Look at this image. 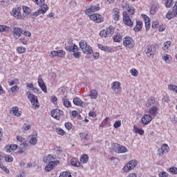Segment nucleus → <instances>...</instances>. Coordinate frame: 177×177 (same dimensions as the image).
Here are the masks:
<instances>
[{
	"label": "nucleus",
	"mask_w": 177,
	"mask_h": 177,
	"mask_svg": "<svg viewBox=\"0 0 177 177\" xmlns=\"http://www.w3.org/2000/svg\"><path fill=\"white\" fill-rule=\"evenodd\" d=\"M28 96V99L30 100L32 104V109L37 110V109H39V102H38V97L37 95L32 94L30 91H28L26 93Z\"/></svg>",
	"instance_id": "1"
},
{
	"label": "nucleus",
	"mask_w": 177,
	"mask_h": 177,
	"mask_svg": "<svg viewBox=\"0 0 177 177\" xmlns=\"http://www.w3.org/2000/svg\"><path fill=\"white\" fill-rule=\"evenodd\" d=\"M79 45L83 53H85V55H92V53H93V50H92V47L88 45V43L86 42V41L81 40L79 42Z\"/></svg>",
	"instance_id": "2"
},
{
	"label": "nucleus",
	"mask_w": 177,
	"mask_h": 177,
	"mask_svg": "<svg viewBox=\"0 0 177 177\" xmlns=\"http://www.w3.org/2000/svg\"><path fill=\"white\" fill-rule=\"evenodd\" d=\"M115 32V28L113 26H109L106 30H102L100 32V35L102 38H109L113 37V34Z\"/></svg>",
	"instance_id": "3"
},
{
	"label": "nucleus",
	"mask_w": 177,
	"mask_h": 177,
	"mask_svg": "<svg viewBox=\"0 0 177 177\" xmlns=\"http://www.w3.org/2000/svg\"><path fill=\"white\" fill-rule=\"evenodd\" d=\"M136 165H138V160H131L129 162L126 164L122 168V171L124 172L128 173L129 171H132V169H135Z\"/></svg>",
	"instance_id": "4"
},
{
	"label": "nucleus",
	"mask_w": 177,
	"mask_h": 177,
	"mask_svg": "<svg viewBox=\"0 0 177 177\" xmlns=\"http://www.w3.org/2000/svg\"><path fill=\"white\" fill-rule=\"evenodd\" d=\"M156 45L149 44L146 46L145 53L148 57H153L156 55Z\"/></svg>",
	"instance_id": "5"
},
{
	"label": "nucleus",
	"mask_w": 177,
	"mask_h": 177,
	"mask_svg": "<svg viewBox=\"0 0 177 177\" xmlns=\"http://www.w3.org/2000/svg\"><path fill=\"white\" fill-rule=\"evenodd\" d=\"M113 150L115 151V153H127L128 151V149L125 147V146H122L121 145L113 143L112 145Z\"/></svg>",
	"instance_id": "6"
},
{
	"label": "nucleus",
	"mask_w": 177,
	"mask_h": 177,
	"mask_svg": "<svg viewBox=\"0 0 177 177\" xmlns=\"http://www.w3.org/2000/svg\"><path fill=\"white\" fill-rule=\"evenodd\" d=\"M123 23L125 26H128L131 28L133 27V22L127 11L123 12Z\"/></svg>",
	"instance_id": "7"
},
{
	"label": "nucleus",
	"mask_w": 177,
	"mask_h": 177,
	"mask_svg": "<svg viewBox=\"0 0 177 177\" xmlns=\"http://www.w3.org/2000/svg\"><path fill=\"white\" fill-rule=\"evenodd\" d=\"M111 89L115 95L121 93L122 88H121V83L120 82H113L111 83Z\"/></svg>",
	"instance_id": "8"
},
{
	"label": "nucleus",
	"mask_w": 177,
	"mask_h": 177,
	"mask_svg": "<svg viewBox=\"0 0 177 177\" xmlns=\"http://www.w3.org/2000/svg\"><path fill=\"white\" fill-rule=\"evenodd\" d=\"M48 9L49 8L48 7V5H44V6H42L37 11L33 12L31 14V16H32V17H37V16H39V15H44V13H46Z\"/></svg>",
	"instance_id": "9"
},
{
	"label": "nucleus",
	"mask_w": 177,
	"mask_h": 177,
	"mask_svg": "<svg viewBox=\"0 0 177 177\" xmlns=\"http://www.w3.org/2000/svg\"><path fill=\"white\" fill-rule=\"evenodd\" d=\"M159 157H162L164 154H167L169 152V147L167 144H163L161 148L158 149Z\"/></svg>",
	"instance_id": "10"
},
{
	"label": "nucleus",
	"mask_w": 177,
	"mask_h": 177,
	"mask_svg": "<svg viewBox=\"0 0 177 177\" xmlns=\"http://www.w3.org/2000/svg\"><path fill=\"white\" fill-rule=\"evenodd\" d=\"M177 16V1L175 3V6L173 7V9L171 11H169L166 17L168 19V20H171V19H174V17H176Z\"/></svg>",
	"instance_id": "11"
},
{
	"label": "nucleus",
	"mask_w": 177,
	"mask_h": 177,
	"mask_svg": "<svg viewBox=\"0 0 177 177\" xmlns=\"http://www.w3.org/2000/svg\"><path fill=\"white\" fill-rule=\"evenodd\" d=\"M123 45L125 48H128L129 49H132V48L135 46V44H133V40L129 37H126L124 38Z\"/></svg>",
	"instance_id": "12"
},
{
	"label": "nucleus",
	"mask_w": 177,
	"mask_h": 177,
	"mask_svg": "<svg viewBox=\"0 0 177 177\" xmlns=\"http://www.w3.org/2000/svg\"><path fill=\"white\" fill-rule=\"evenodd\" d=\"M88 17L90 19L92 20V21H94L95 23H102V21H103V18L102 17V15L97 13L89 15Z\"/></svg>",
	"instance_id": "13"
},
{
	"label": "nucleus",
	"mask_w": 177,
	"mask_h": 177,
	"mask_svg": "<svg viewBox=\"0 0 177 177\" xmlns=\"http://www.w3.org/2000/svg\"><path fill=\"white\" fill-rule=\"evenodd\" d=\"M64 112L59 109H54L51 111V117L55 118V120H60V116L63 115Z\"/></svg>",
	"instance_id": "14"
},
{
	"label": "nucleus",
	"mask_w": 177,
	"mask_h": 177,
	"mask_svg": "<svg viewBox=\"0 0 177 177\" xmlns=\"http://www.w3.org/2000/svg\"><path fill=\"white\" fill-rule=\"evenodd\" d=\"M12 34L16 39H19L21 37V34H23V29L21 28L14 27Z\"/></svg>",
	"instance_id": "15"
},
{
	"label": "nucleus",
	"mask_w": 177,
	"mask_h": 177,
	"mask_svg": "<svg viewBox=\"0 0 177 177\" xmlns=\"http://www.w3.org/2000/svg\"><path fill=\"white\" fill-rule=\"evenodd\" d=\"M66 50L70 52V53H75L78 52V46L76 44H71L65 46Z\"/></svg>",
	"instance_id": "16"
},
{
	"label": "nucleus",
	"mask_w": 177,
	"mask_h": 177,
	"mask_svg": "<svg viewBox=\"0 0 177 177\" xmlns=\"http://www.w3.org/2000/svg\"><path fill=\"white\" fill-rule=\"evenodd\" d=\"M153 118L151 117V115L147 114L142 116L141 122L142 124H144V125H149V124L151 122Z\"/></svg>",
	"instance_id": "17"
},
{
	"label": "nucleus",
	"mask_w": 177,
	"mask_h": 177,
	"mask_svg": "<svg viewBox=\"0 0 177 177\" xmlns=\"http://www.w3.org/2000/svg\"><path fill=\"white\" fill-rule=\"evenodd\" d=\"M55 155H48L44 158L43 161L46 162V164H48L49 162H59V161H55Z\"/></svg>",
	"instance_id": "18"
},
{
	"label": "nucleus",
	"mask_w": 177,
	"mask_h": 177,
	"mask_svg": "<svg viewBox=\"0 0 177 177\" xmlns=\"http://www.w3.org/2000/svg\"><path fill=\"white\" fill-rule=\"evenodd\" d=\"M20 10H21V8H14L12 10V16L18 19H24V17L21 16Z\"/></svg>",
	"instance_id": "19"
},
{
	"label": "nucleus",
	"mask_w": 177,
	"mask_h": 177,
	"mask_svg": "<svg viewBox=\"0 0 177 177\" xmlns=\"http://www.w3.org/2000/svg\"><path fill=\"white\" fill-rule=\"evenodd\" d=\"M38 85L41 88V91L44 92V93H48V88H46V85L45 84V82L42 78H38Z\"/></svg>",
	"instance_id": "20"
},
{
	"label": "nucleus",
	"mask_w": 177,
	"mask_h": 177,
	"mask_svg": "<svg viewBox=\"0 0 177 177\" xmlns=\"http://www.w3.org/2000/svg\"><path fill=\"white\" fill-rule=\"evenodd\" d=\"M98 10H100V7L90 6L89 8L86 9L85 15H91V13L97 12Z\"/></svg>",
	"instance_id": "21"
},
{
	"label": "nucleus",
	"mask_w": 177,
	"mask_h": 177,
	"mask_svg": "<svg viewBox=\"0 0 177 177\" xmlns=\"http://www.w3.org/2000/svg\"><path fill=\"white\" fill-rule=\"evenodd\" d=\"M10 114H13L15 117H20L21 115V111H19V107L12 106L10 109Z\"/></svg>",
	"instance_id": "22"
},
{
	"label": "nucleus",
	"mask_w": 177,
	"mask_h": 177,
	"mask_svg": "<svg viewBox=\"0 0 177 177\" xmlns=\"http://www.w3.org/2000/svg\"><path fill=\"white\" fill-rule=\"evenodd\" d=\"M28 143H24V144H21L20 147H18V153L19 154H23V153H26V150L28 149Z\"/></svg>",
	"instance_id": "23"
},
{
	"label": "nucleus",
	"mask_w": 177,
	"mask_h": 177,
	"mask_svg": "<svg viewBox=\"0 0 177 177\" xmlns=\"http://www.w3.org/2000/svg\"><path fill=\"white\" fill-rule=\"evenodd\" d=\"M59 162H50L48 163V165L46 166L45 169L46 172H50L53 168H55V165H57Z\"/></svg>",
	"instance_id": "24"
},
{
	"label": "nucleus",
	"mask_w": 177,
	"mask_h": 177,
	"mask_svg": "<svg viewBox=\"0 0 177 177\" xmlns=\"http://www.w3.org/2000/svg\"><path fill=\"white\" fill-rule=\"evenodd\" d=\"M142 27H143V22H142V21H137L136 25L134 27L133 30L136 32H139V31H142Z\"/></svg>",
	"instance_id": "25"
},
{
	"label": "nucleus",
	"mask_w": 177,
	"mask_h": 177,
	"mask_svg": "<svg viewBox=\"0 0 177 177\" xmlns=\"http://www.w3.org/2000/svg\"><path fill=\"white\" fill-rule=\"evenodd\" d=\"M62 102L64 107H66L67 109H69V107H71V102L68 101V99H67L66 96L62 97Z\"/></svg>",
	"instance_id": "26"
},
{
	"label": "nucleus",
	"mask_w": 177,
	"mask_h": 177,
	"mask_svg": "<svg viewBox=\"0 0 177 177\" xmlns=\"http://www.w3.org/2000/svg\"><path fill=\"white\" fill-rule=\"evenodd\" d=\"M162 59L167 63V64H170L172 62V57L170 55L165 54L162 56Z\"/></svg>",
	"instance_id": "27"
},
{
	"label": "nucleus",
	"mask_w": 177,
	"mask_h": 177,
	"mask_svg": "<svg viewBox=\"0 0 177 177\" xmlns=\"http://www.w3.org/2000/svg\"><path fill=\"white\" fill-rule=\"evenodd\" d=\"M73 104L75 106H80L81 107H84L85 104L82 102V100H81V99H80V97H76L73 99Z\"/></svg>",
	"instance_id": "28"
},
{
	"label": "nucleus",
	"mask_w": 177,
	"mask_h": 177,
	"mask_svg": "<svg viewBox=\"0 0 177 177\" xmlns=\"http://www.w3.org/2000/svg\"><path fill=\"white\" fill-rule=\"evenodd\" d=\"M113 12L114 20L118 21L120 20V10L118 8H114Z\"/></svg>",
	"instance_id": "29"
},
{
	"label": "nucleus",
	"mask_w": 177,
	"mask_h": 177,
	"mask_svg": "<svg viewBox=\"0 0 177 177\" xmlns=\"http://www.w3.org/2000/svg\"><path fill=\"white\" fill-rule=\"evenodd\" d=\"M97 91H96L95 89H92L90 91L88 96L91 97V99L96 100L97 99Z\"/></svg>",
	"instance_id": "30"
},
{
	"label": "nucleus",
	"mask_w": 177,
	"mask_h": 177,
	"mask_svg": "<svg viewBox=\"0 0 177 177\" xmlns=\"http://www.w3.org/2000/svg\"><path fill=\"white\" fill-rule=\"evenodd\" d=\"M156 103V99L153 97H151L148 99L147 103L145 104L146 107H151V106H153Z\"/></svg>",
	"instance_id": "31"
},
{
	"label": "nucleus",
	"mask_w": 177,
	"mask_h": 177,
	"mask_svg": "<svg viewBox=\"0 0 177 177\" xmlns=\"http://www.w3.org/2000/svg\"><path fill=\"white\" fill-rule=\"evenodd\" d=\"M99 49H101V50H104V52H107L108 53H111V48L105 46L102 44H98Z\"/></svg>",
	"instance_id": "32"
},
{
	"label": "nucleus",
	"mask_w": 177,
	"mask_h": 177,
	"mask_svg": "<svg viewBox=\"0 0 177 177\" xmlns=\"http://www.w3.org/2000/svg\"><path fill=\"white\" fill-rule=\"evenodd\" d=\"M114 42H121L122 41V33H116L113 37Z\"/></svg>",
	"instance_id": "33"
},
{
	"label": "nucleus",
	"mask_w": 177,
	"mask_h": 177,
	"mask_svg": "<svg viewBox=\"0 0 177 177\" xmlns=\"http://www.w3.org/2000/svg\"><path fill=\"white\" fill-rule=\"evenodd\" d=\"M157 111H158V108L157 106H152L149 110V114H151L153 117H156V115H157Z\"/></svg>",
	"instance_id": "34"
},
{
	"label": "nucleus",
	"mask_w": 177,
	"mask_h": 177,
	"mask_svg": "<svg viewBox=\"0 0 177 177\" xmlns=\"http://www.w3.org/2000/svg\"><path fill=\"white\" fill-rule=\"evenodd\" d=\"M100 127L102 128H104V127H111V124L109 122V118H106L103 122L100 124Z\"/></svg>",
	"instance_id": "35"
},
{
	"label": "nucleus",
	"mask_w": 177,
	"mask_h": 177,
	"mask_svg": "<svg viewBox=\"0 0 177 177\" xmlns=\"http://www.w3.org/2000/svg\"><path fill=\"white\" fill-rule=\"evenodd\" d=\"M10 27L5 25H0V32H9Z\"/></svg>",
	"instance_id": "36"
},
{
	"label": "nucleus",
	"mask_w": 177,
	"mask_h": 177,
	"mask_svg": "<svg viewBox=\"0 0 177 177\" xmlns=\"http://www.w3.org/2000/svg\"><path fill=\"white\" fill-rule=\"evenodd\" d=\"M19 88L17 85H15V86L11 87L10 88V91L11 92L10 95H16V93H17V92H19Z\"/></svg>",
	"instance_id": "37"
},
{
	"label": "nucleus",
	"mask_w": 177,
	"mask_h": 177,
	"mask_svg": "<svg viewBox=\"0 0 177 177\" xmlns=\"http://www.w3.org/2000/svg\"><path fill=\"white\" fill-rule=\"evenodd\" d=\"M133 131L135 133H138L139 135L145 134V131L142 129L138 128L136 126L133 127Z\"/></svg>",
	"instance_id": "38"
},
{
	"label": "nucleus",
	"mask_w": 177,
	"mask_h": 177,
	"mask_svg": "<svg viewBox=\"0 0 177 177\" xmlns=\"http://www.w3.org/2000/svg\"><path fill=\"white\" fill-rule=\"evenodd\" d=\"M89 160V156L86 154H83L80 158V161L83 164H86L87 161Z\"/></svg>",
	"instance_id": "39"
},
{
	"label": "nucleus",
	"mask_w": 177,
	"mask_h": 177,
	"mask_svg": "<svg viewBox=\"0 0 177 177\" xmlns=\"http://www.w3.org/2000/svg\"><path fill=\"white\" fill-rule=\"evenodd\" d=\"M71 164L73 165V167H80V165H81L80 161H78L76 158H73L71 161Z\"/></svg>",
	"instance_id": "40"
},
{
	"label": "nucleus",
	"mask_w": 177,
	"mask_h": 177,
	"mask_svg": "<svg viewBox=\"0 0 177 177\" xmlns=\"http://www.w3.org/2000/svg\"><path fill=\"white\" fill-rule=\"evenodd\" d=\"M80 138L82 140H84V142H86V140H88V139H89L88 138V133H81L80 134Z\"/></svg>",
	"instance_id": "41"
},
{
	"label": "nucleus",
	"mask_w": 177,
	"mask_h": 177,
	"mask_svg": "<svg viewBox=\"0 0 177 177\" xmlns=\"http://www.w3.org/2000/svg\"><path fill=\"white\" fill-rule=\"evenodd\" d=\"M127 12L131 15H135V8L132 6L128 5Z\"/></svg>",
	"instance_id": "42"
},
{
	"label": "nucleus",
	"mask_w": 177,
	"mask_h": 177,
	"mask_svg": "<svg viewBox=\"0 0 177 177\" xmlns=\"http://www.w3.org/2000/svg\"><path fill=\"white\" fill-rule=\"evenodd\" d=\"M22 9L25 15H30L31 13V9L26 6H22Z\"/></svg>",
	"instance_id": "43"
},
{
	"label": "nucleus",
	"mask_w": 177,
	"mask_h": 177,
	"mask_svg": "<svg viewBox=\"0 0 177 177\" xmlns=\"http://www.w3.org/2000/svg\"><path fill=\"white\" fill-rule=\"evenodd\" d=\"M33 2H35V3L40 6V9L44 5H46L45 4V0H34Z\"/></svg>",
	"instance_id": "44"
},
{
	"label": "nucleus",
	"mask_w": 177,
	"mask_h": 177,
	"mask_svg": "<svg viewBox=\"0 0 177 177\" xmlns=\"http://www.w3.org/2000/svg\"><path fill=\"white\" fill-rule=\"evenodd\" d=\"M130 73L133 77H138V75H139V72H138V70L134 68L130 70Z\"/></svg>",
	"instance_id": "45"
},
{
	"label": "nucleus",
	"mask_w": 177,
	"mask_h": 177,
	"mask_svg": "<svg viewBox=\"0 0 177 177\" xmlns=\"http://www.w3.org/2000/svg\"><path fill=\"white\" fill-rule=\"evenodd\" d=\"M56 132L58 135H61V136H64L66 135V131L61 128H57Z\"/></svg>",
	"instance_id": "46"
},
{
	"label": "nucleus",
	"mask_w": 177,
	"mask_h": 177,
	"mask_svg": "<svg viewBox=\"0 0 177 177\" xmlns=\"http://www.w3.org/2000/svg\"><path fill=\"white\" fill-rule=\"evenodd\" d=\"M59 177H72V176L69 171H64L60 174Z\"/></svg>",
	"instance_id": "47"
},
{
	"label": "nucleus",
	"mask_w": 177,
	"mask_h": 177,
	"mask_svg": "<svg viewBox=\"0 0 177 177\" xmlns=\"http://www.w3.org/2000/svg\"><path fill=\"white\" fill-rule=\"evenodd\" d=\"M173 5H174V1L172 0H167L165 3V6L166 8H171Z\"/></svg>",
	"instance_id": "48"
},
{
	"label": "nucleus",
	"mask_w": 177,
	"mask_h": 177,
	"mask_svg": "<svg viewBox=\"0 0 177 177\" xmlns=\"http://www.w3.org/2000/svg\"><path fill=\"white\" fill-rule=\"evenodd\" d=\"M168 89L169 91H173V92H176V93H177V86L170 84L168 86Z\"/></svg>",
	"instance_id": "49"
},
{
	"label": "nucleus",
	"mask_w": 177,
	"mask_h": 177,
	"mask_svg": "<svg viewBox=\"0 0 177 177\" xmlns=\"http://www.w3.org/2000/svg\"><path fill=\"white\" fill-rule=\"evenodd\" d=\"M4 160L6 162H12L13 161V158L11 156L6 155L4 156Z\"/></svg>",
	"instance_id": "50"
},
{
	"label": "nucleus",
	"mask_w": 177,
	"mask_h": 177,
	"mask_svg": "<svg viewBox=\"0 0 177 177\" xmlns=\"http://www.w3.org/2000/svg\"><path fill=\"white\" fill-rule=\"evenodd\" d=\"M17 140H18V142H20V143H21V145H24V143H27V142H26V139H24L23 137H20V136H17Z\"/></svg>",
	"instance_id": "51"
},
{
	"label": "nucleus",
	"mask_w": 177,
	"mask_h": 177,
	"mask_svg": "<svg viewBox=\"0 0 177 177\" xmlns=\"http://www.w3.org/2000/svg\"><path fill=\"white\" fill-rule=\"evenodd\" d=\"M157 10H158V8H157V6H153L150 10L151 15H156V13H157Z\"/></svg>",
	"instance_id": "52"
},
{
	"label": "nucleus",
	"mask_w": 177,
	"mask_h": 177,
	"mask_svg": "<svg viewBox=\"0 0 177 177\" xmlns=\"http://www.w3.org/2000/svg\"><path fill=\"white\" fill-rule=\"evenodd\" d=\"M17 52L18 53H26V48L23 47V46H19L17 48Z\"/></svg>",
	"instance_id": "53"
},
{
	"label": "nucleus",
	"mask_w": 177,
	"mask_h": 177,
	"mask_svg": "<svg viewBox=\"0 0 177 177\" xmlns=\"http://www.w3.org/2000/svg\"><path fill=\"white\" fill-rule=\"evenodd\" d=\"M169 46H171V42L167 41L164 43L163 50H167V49H169Z\"/></svg>",
	"instance_id": "54"
},
{
	"label": "nucleus",
	"mask_w": 177,
	"mask_h": 177,
	"mask_svg": "<svg viewBox=\"0 0 177 177\" xmlns=\"http://www.w3.org/2000/svg\"><path fill=\"white\" fill-rule=\"evenodd\" d=\"M19 42H21V44H23V45H27V43L28 42V39L26 37H21L19 39Z\"/></svg>",
	"instance_id": "55"
},
{
	"label": "nucleus",
	"mask_w": 177,
	"mask_h": 177,
	"mask_svg": "<svg viewBox=\"0 0 177 177\" xmlns=\"http://www.w3.org/2000/svg\"><path fill=\"white\" fill-rule=\"evenodd\" d=\"M58 55H57V56H58V57H64V55H66V52H64L63 50H59L57 51Z\"/></svg>",
	"instance_id": "56"
},
{
	"label": "nucleus",
	"mask_w": 177,
	"mask_h": 177,
	"mask_svg": "<svg viewBox=\"0 0 177 177\" xmlns=\"http://www.w3.org/2000/svg\"><path fill=\"white\" fill-rule=\"evenodd\" d=\"M64 127L66 129H68V131H70V129L73 128V124H71V122H68L65 123Z\"/></svg>",
	"instance_id": "57"
},
{
	"label": "nucleus",
	"mask_w": 177,
	"mask_h": 177,
	"mask_svg": "<svg viewBox=\"0 0 177 177\" xmlns=\"http://www.w3.org/2000/svg\"><path fill=\"white\" fill-rule=\"evenodd\" d=\"M113 127L115 129L120 128V127H121V120H118L115 122Z\"/></svg>",
	"instance_id": "58"
},
{
	"label": "nucleus",
	"mask_w": 177,
	"mask_h": 177,
	"mask_svg": "<svg viewBox=\"0 0 177 177\" xmlns=\"http://www.w3.org/2000/svg\"><path fill=\"white\" fill-rule=\"evenodd\" d=\"M38 140H37V138L32 137L30 140V145H32V146H35V144L37 143Z\"/></svg>",
	"instance_id": "59"
},
{
	"label": "nucleus",
	"mask_w": 177,
	"mask_h": 177,
	"mask_svg": "<svg viewBox=\"0 0 177 177\" xmlns=\"http://www.w3.org/2000/svg\"><path fill=\"white\" fill-rule=\"evenodd\" d=\"M158 176L159 177H168V176H169V175L168 174V173H167L165 171H160L158 174Z\"/></svg>",
	"instance_id": "60"
},
{
	"label": "nucleus",
	"mask_w": 177,
	"mask_h": 177,
	"mask_svg": "<svg viewBox=\"0 0 177 177\" xmlns=\"http://www.w3.org/2000/svg\"><path fill=\"white\" fill-rule=\"evenodd\" d=\"M59 53L56 50H53L50 53V57H56Z\"/></svg>",
	"instance_id": "61"
},
{
	"label": "nucleus",
	"mask_w": 177,
	"mask_h": 177,
	"mask_svg": "<svg viewBox=\"0 0 177 177\" xmlns=\"http://www.w3.org/2000/svg\"><path fill=\"white\" fill-rule=\"evenodd\" d=\"M0 168H1V169L3 170L6 174H9V170L3 165V164L0 163Z\"/></svg>",
	"instance_id": "62"
},
{
	"label": "nucleus",
	"mask_w": 177,
	"mask_h": 177,
	"mask_svg": "<svg viewBox=\"0 0 177 177\" xmlns=\"http://www.w3.org/2000/svg\"><path fill=\"white\" fill-rule=\"evenodd\" d=\"M169 172H171V174H177V168L175 167H170L169 169Z\"/></svg>",
	"instance_id": "63"
},
{
	"label": "nucleus",
	"mask_w": 177,
	"mask_h": 177,
	"mask_svg": "<svg viewBox=\"0 0 177 177\" xmlns=\"http://www.w3.org/2000/svg\"><path fill=\"white\" fill-rule=\"evenodd\" d=\"M162 102H164L165 103H169V96H168L167 95H164L162 98Z\"/></svg>",
	"instance_id": "64"
}]
</instances>
